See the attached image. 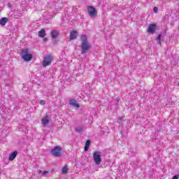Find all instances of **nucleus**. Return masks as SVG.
<instances>
[{"mask_svg":"<svg viewBox=\"0 0 179 179\" xmlns=\"http://www.w3.org/2000/svg\"><path fill=\"white\" fill-rule=\"evenodd\" d=\"M69 104H70V106H72V107H76V108H79L80 107V105H79V103H78L76 100H75L73 99H70Z\"/></svg>","mask_w":179,"mask_h":179,"instance_id":"8","label":"nucleus"},{"mask_svg":"<svg viewBox=\"0 0 179 179\" xmlns=\"http://www.w3.org/2000/svg\"><path fill=\"white\" fill-rule=\"evenodd\" d=\"M158 44H159V45H162V41H158Z\"/></svg>","mask_w":179,"mask_h":179,"instance_id":"24","label":"nucleus"},{"mask_svg":"<svg viewBox=\"0 0 179 179\" xmlns=\"http://www.w3.org/2000/svg\"><path fill=\"white\" fill-rule=\"evenodd\" d=\"M91 143H92V141L90 140H87L86 141L85 148H84L85 152H87L89 150V148Z\"/></svg>","mask_w":179,"mask_h":179,"instance_id":"16","label":"nucleus"},{"mask_svg":"<svg viewBox=\"0 0 179 179\" xmlns=\"http://www.w3.org/2000/svg\"><path fill=\"white\" fill-rule=\"evenodd\" d=\"M16 156H17V151H14L10 154L8 159L10 162H13L16 159Z\"/></svg>","mask_w":179,"mask_h":179,"instance_id":"9","label":"nucleus"},{"mask_svg":"<svg viewBox=\"0 0 179 179\" xmlns=\"http://www.w3.org/2000/svg\"><path fill=\"white\" fill-rule=\"evenodd\" d=\"M42 174L43 176H45L46 174H48V171H44Z\"/></svg>","mask_w":179,"mask_h":179,"instance_id":"22","label":"nucleus"},{"mask_svg":"<svg viewBox=\"0 0 179 179\" xmlns=\"http://www.w3.org/2000/svg\"><path fill=\"white\" fill-rule=\"evenodd\" d=\"M118 120H119L120 121H122V117H119Z\"/></svg>","mask_w":179,"mask_h":179,"instance_id":"26","label":"nucleus"},{"mask_svg":"<svg viewBox=\"0 0 179 179\" xmlns=\"http://www.w3.org/2000/svg\"><path fill=\"white\" fill-rule=\"evenodd\" d=\"M81 54L84 55L92 48V45L87 41V36L86 35H81Z\"/></svg>","mask_w":179,"mask_h":179,"instance_id":"1","label":"nucleus"},{"mask_svg":"<svg viewBox=\"0 0 179 179\" xmlns=\"http://www.w3.org/2000/svg\"><path fill=\"white\" fill-rule=\"evenodd\" d=\"M42 124L43 127H47L48 124H50V120H48V116H45L41 120Z\"/></svg>","mask_w":179,"mask_h":179,"instance_id":"10","label":"nucleus"},{"mask_svg":"<svg viewBox=\"0 0 179 179\" xmlns=\"http://www.w3.org/2000/svg\"><path fill=\"white\" fill-rule=\"evenodd\" d=\"M59 34L58 33V31H57L55 29L52 30L50 32V35H51L52 38H57V37H58Z\"/></svg>","mask_w":179,"mask_h":179,"instance_id":"12","label":"nucleus"},{"mask_svg":"<svg viewBox=\"0 0 179 179\" xmlns=\"http://www.w3.org/2000/svg\"><path fill=\"white\" fill-rule=\"evenodd\" d=\"M62 151V148L60 146H56L51 150L50 153L55 156L56 157H59L61 156V152Z\"/></svg>","mask_w":179,"mask_h":179,"instance_id":"5","label":"nucleus"},{"mask_svg":"<svg viewBox=\"0 0 179 179\" xmlns=\"http://www.w3.org/2000/svg\"><path fill=\"white\" fill-rule=\"evenodd\" d=\"M85 129V127L83 126H78L75 128V131L80 134L81 132H83Z\"/></svg>","mask_w":179,"mask_h":179,"instance_id":"14","label":"nucleus"},{"mask_svg":"<svg viewBox=\"0 0 179 179\" xmlns=\"http://www.w3.org/2000/svg\"><path fill=\"white\" fill-rule=\"evenodd\" d=\"M158 10H159V8L157 7H154L153 11L155 12V13H157Z\"/></svg>","mask_w":179,"mask_h":179,"instance_id":"20","label":"nucleus"},{"mask_svg":"<svg viewBox=\"0 0 179 179\" xmlns=\"http://www.w3.org/2000/svg\"><path fill=\"white\" fill-rule=\"evenodd\" d=\"M29 48L22 49L21 50V57L24 61H26L27 62L29 61H31L33 58V55L29 53Z\"/></svg>","mask_w":179,"mask_h":179,"instance_id":"2","label":"nucleus"},{"mask_svg":"<svg viewBox=\"0 0 179 179\" xmlns=\"http://www.w3.org/2000/svg\"><path fill=\"white\" fill-rule=\"evenodd\" d=\"M8 20H9L8 19V17H2L0 20V24H1V26H5V24H6V23H8Z\"/></svg>","mask_w":179,"mask_h":179,"instance_id":"15","label":"nucleus"},{"mask_svg":"<svg viewBox=\"0 0 179 179\" xmlns=\"http://www.w3.org/2000/svg\"><path fill=\"white\" fill-rule=\"evenodd\" d=\"M116 101H117V103H118V101H120V99H118V98H116Z\"/></svg>","mask_w":179,"mask_h":179,"instance_id":"25","label":"nucleus"},{"mask_svg":"<svg viewBox=\"0 0 179 179\" xmlns=\"http://www.w3.org/2000/svg\"><path fill=\"white\" fill-rule=\"evenodd\" d=\"M179 178V175H175L173 177V179H178Z\"/></svg>","mask_w":179,"mask_h":179,"instance_id":"21","label":"nucleus"},{"mask_svg":"<svg viewBox=\"0 0 179 179\" xmlns=\"http://www.w3.org/2000/svg\"><path fill=\"white\" fill-rule=\"evenodd\" d=\"M62 171L63 174H66V173H68V167L64 166Z\"/></svg>","mask_w":179,"mask_h":179,"instance_id":"17","label":"nucleus"},{"mask_svg":"<svg viewBox=\"0 0 179 179\" xmlns=\"http://www.w3.org/2000/svg\"><path fill=\"white\" fill-rule=\"evenodd\" d=\"M157 41H162V34H159L157 37Z\"/></svg>","mask_w":179,"mask_h":179,"instance_id":"18","label":"nucleus"},{"mask_svg":"<svg viewBox=\"0 0 179 179\" xmlns=\"http://www.w3.org/2000/svg\"><path fill=\"white\" fill-rule=\"evenodd\" d=\"M43 41H44V43H47L48 41V38H44Z\"/></svg>","mask_w":179,"mask_h":179,"instance_id":"23","label":"nucleus"},{"mask_svg":"<svg viewBox=\"0 0 179 179\" xmlns=\"http://www.w3.org/2000/svg\"><path fill=\"white\" fill-rule=\"evenodd\" d=\"M147 31L153 34L156 31V24H151L148 26Z\"/></svg>","mask_w":179,"mask_h":179,"instance_id":"7","label":"nucleus"},{"mask_svg":"<svg viewBox=\"0 0 179 179\" xmlns=\"http://www.w3.org/2000/svg\"><path fill=\"white\" fill-rule=\"evenodd\" d=\"M78 37V31H73L70 34V40H75Z\"/></svg>","mask_w":179,"mask_h":179,"instance_id":"11","label":"nucleus"},{"mask_svg":"<svg viewBox=\"0 0 179 179\" xmlns=\"http://www.w3.org/2000/svg\"><path fill=\"white\" fill-rule=\"evenodd\" d=\"M87 9V13L90 17H96V16H97V10H96L94 7L88 6Z\"/></svg>","mask_w":179,"mask_h":179,"instance_id":"4","label":"nucleus"},{"mask_svg":"<svg viewBox=\"0 0 179 179\" xmlns=\"http://www.w3.org/2000/svg\"><path fill=\"white\" fill-rule=\"evenodd\" d=\"M176 1H178V0H176Z\"/></svg>","mask_w":179,"mask_h":179,"instance_id":"27","label":"nucleus"},{"mask_svg":"<svg viewBox=\"0 0 179 179\" xmlns=\"http://www.w3.org/2000/svg\"><path fill=\"white\" fill-rule=\"evenodd\" d=\"M93 159L96 166H99L101 163V152L100 151H95L93 153Z\"/></svg>","mask_w":179,"mask_h":179,"instance_id":"3","label":"nucleus"},{"mask_svg":"<svg viewBox=\"0 0 179 179\" xmlns=\"http://www.w3.org/2000/svg\"><path fill=\"white\" fill-rule=\"evenodd\" d=\"M51 62H52V56L47 55L44 57L43 66H48L51 65Z\"/></svg>","mask_w":179,"mask_h":179,"instance_id":"6","label":"nucleus"},{"mask_svg":"<svg viewBox=\"0 0 179 179\" xmlns=\"http://www.w3.org/2000/svg\"><path fill=\"white\" fill-rule=\"evenodd\" d=\"M39 103L41 105V106H45V101L44 100H41L39 101Z\"/></svg>","mask_w":179,"mask_h":179,"instance_id":"19","label":"nucleus"},{"mask_svg":"<svg viewBox=\"0 0 179 179\" xmlns=\"http://www.w3.org/2000/svg\"><path fill=\"white\" fill-rule=\"evenodd\" d=\"M38 36L41 37V38H44L45 37V29H42L39 31L38 33Z\"/></svg>","mask_w":179,"mask_h":179,"instance_id":"13","label":"nucleus"}]
</instances>
